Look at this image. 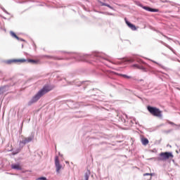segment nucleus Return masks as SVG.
<instances>
[{"label":"nucleus","mask_w":180,"mask_h":180,"mask_svg":"<svg viewBox=\"0 0 180 180\" xmlns=\"http://www.w3.org/2000/svg\"><path fill=\"white\" fill-rule=\"evenodd\" d=\"M54 89L53 86L51 85H45L44 87L38 91V93L32 97V98L30 100V101L28 102V106H30L31 105H33V103H36L41 96H44V95H46V94H49L50 91H53Z\"/></svg>","instance_id":"f257e3e1"},{"label":"nucleus","mask_w":180,"mask_h":180,"mask_svg":"<svg viewBox=\"0 0 180 180\" xmlns=\"http://www.w3.org/2000/svg\"><path fill=\"white\" fill-rule=\"evenodd\" d=\"M147 109L153 116H155L156 117H162V111L159 108L148 105Z\"/></svg>","instance_id":"f03ea898"},{"label":"nucleus","mask_w":180,"mask_h":180,"mask_svg":"<svg viewBox=\"0 0 180 180\" xmlns=\"http://www.w3.org/2000/svg\"><path fill=\"white\" fill-rule=\"evenodd\" d=\"M169 158H174V155L171 152H162L158 158V161H167Z\"/></svg>","instance_id":"7ed1b4c3"},{"label":"nucleus","mask_w":180,"mask_h":180,"mask_svg":"<svg viewBox=\"0 0 180 180\" xmlns=\"http://www.w3.org/2000/svg\"><path fill=\"white\" fill-rule=\"evenodd\" d=\"M13 63L23 64V63H26V59H25V58L11 59V60H7V64H13Z\"/></svg>","instance_id":"20e7f679"},{"label":"nucleus","mask_w":180,"mask_h":180,"mask_svg":"<svg viewBox=\"0 0 180 180\" xmlns=\"http://www.w3.org/2000/svg\"><path fill=\"white\" fill-rule=\"evenodd\" d=\"M55 165L56 167L57 172H60V169H61V165H60V160L58 159V156L55 157Z\"/></svg>","instance_id":"39448f33"},{"label":"nucleus","mask_w":180,"mask_h":180,"mask_svg":"<svg viewBox=\"0 0 180 180\" xmlns=\"http://www.w3.org/2000/svg\"><path fill=\"white\" fill-rule=\"evenodd\" d=\"M12 169H16L17 171L22 170V165L20 164H13L11 165Z\"/></svg>","instance_id":"423d86ee"},{"label":"nucleus","mask_w":180,"mask_h":180,"mask_svg":"<svg viewBox=\"0 0 180 180\" xmlns=\"http://www.w3.org/2000/svg\"><path fill=\"white\" fill-rule=\"evenodd\" d=\"M32 140H33V136H29L27 138H24L22 139V141H21V143L22 144H27V143H30V141H32Z\"/></svg>","instance_id":"0eeeda50"},{"label":"nucleus","mask_w":180,"mask_h":180,"mask_svg":"<svg viewBox=\"0 0 180 180\" xmlns=\"http://www.w3.org/2000/svg\"><path fill=\"white\" fill-rule=\"evenodd\" d=\"M126 24L127 26L131 29V30H137V28L136 27V25L131 24L130 22L127 21V20L125 19Z\"/></svg>","instance_id":"6e6552de"},{"label":"nucleus","mask_w":180,"mask_h":180,"mask_svg":"<svg viewBox=\"0 0 180 180\" xmlns=\"http://www.w3.org/2000/svg\"><path fill=\"white\" fill-rule=\"evenodd\" d=\"M143 8L145 9V11H148V12H158V9L151 8L148 6H143Z\"/></svg>","instance_id":"1a4fd4ad"},{"label":"nucleus","mask_w":180,"mask_h":180,"mask_svg":"<svg viewBox=\"0 0 180 180\" xmlns=\"http://www.w3.org/2000/svg\"><path fill=\"white\" fill-rule=\"evenodd\" d=\"M141 143L143 146H147L149 143L148 139L147 138H142Z\"/></svg>","instance_id":"9d476101"},{"label":"nucleus","mask_w":180,"mask_h":180,"mask_svg":"<svg viewBox=\"0 0 180 180\" xmlns=\"http://www.w3.org/2000/svg\"><path fill=\"white\" fill-rule=\"evenodd\" d=\"M26 63H32V64H37L39 63V60L29 59V60H26Z\"/></svg>","instance_id":"9b49d317"},{"label":"nucleus","mask_w":180,"mask_h":180,"mask_svg":"<svg viewBox=\"0 0 180 180\" xmlns=\"http://www.w3.org/2000/svg\"><path fill=\"white\" fill-rule=\"evenodd\" d=\"M10 34L12 36V37H15V39H16L17 40H19V37L18 35H16V34H15V32H11Z\"/></svg>","instance_id":"f8f14e48"},{"label":"nucleus","mask_w":180,"mask_h":180,"mask_svg":"<svg viewBox=\"0 0 180 180\" xmlns=\"http://www.w3.org/2000/svg\"><path fill=\"white\" fill-rule=\"evenodd\" d=\"M133 68H137L138 70H141L143 68L140 67L139 65L137 64H134L131 66Z\"/></svg>","instance_id":"ddd939ff"},{"label":"nucleus","mask_w":180,"mask_h":180,"mask_svg":"<svg viewBox=\"0 0 180 180\" xmlns=\"http://www.w3.org/2000/svg\"><path fill=\"white\" fill-rule=\"evenodd\" d=\"M121 77H123L124 78H127V79H131V76H128L127 75H120Z\"/></svg>","instance_id":"4468645a"},{"label":"nucleus","mask_w":180,"mask_h":180,"mask_svg":"<svg viewBox=\"0 0 180 180\" xmlns=\"http://www.w3.org/2000/svg\"><path fill=\"white\" fill-rule=\"evenodd\" d=\"M84 178H85L86 180H88V179H89V176L87 174H86L84 175Z\"/></svg>","instance_id":"2eb2a0df"},{"label":"nucleus","mask_w":180,"mask_h":180,"mask_svg":"<svg viewBox=\"0 0 180 180\" xmlns=\"http://www.w3.org/2000/svg\"><path fill=\"white\" fill-rule=\"evenodd\" d=\"M38 180H47V178H46V177H39V178H38Z\"/></svg>","instance_id":"dca6fc26"},{"label":"nucleus","mask_w":180,"mask_h":180,"mask_svg":"<svg viewBox=\"0 0 180 180\" xmlns=\"http://www.w3.org/2000/svg\"><path fill=\"white\" fill-rule=\"evenodd\" d=\"M20 151V150H18L16 152H13V155H16Z\"/></svg>","instance_id":"f3484780"},{"label":"nucleus","mask_w":180,"mask_h":180,"mask_svg":"<svg viewBox=\"0 0 180 180\" xmlns=\"http://www.w3.org/2000/svg\"><path fill=\"white\" fill-rule=\"evenodd\" d=\"M105 6H107L108 8H112L109 4H105Z\"/></svg>","instance_id":"a211bd4d"},{"label":"nucleus","mask_w":180,"mask_h":180,"mask_svg":"<svg viewBox=\"0 0 180 180\" xmlns=\"http://www.w3.org/2000/svg\"><path fill=\"white\" fill-rule=\"evenodd\" d=\"M54 60H61V58H54Z\"/></svg>","instance_id":"6ab92c4d"},{"label":"nucleus","mask_w":180,"mask_h":180,"mask_svg":"<svg viewBox=\"0 0 180 180\" xmlns=\"http://www.w3.org/2000/svg\"><path fill=\"white\" fill-rule=\"evenodd\" d=\"M102 6H106V4H102Z\"/></svg>","instance_id":"aec40b11"},{"label":"nucleus","mask_w":180,"mask_h":180,"mask_svg":"<svg viewBox=\"0 0 180 180\" xmlns=\"http://www.w3.org/2000/svg\"><path fill=\"white\" fill-rule=\"evenodd\" d=\"M170 124H175L174 122H169Z\"/></svg>","instance_id":"412c9836"}]
</instances>
